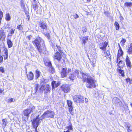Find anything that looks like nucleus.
<instances>
[{
  "label": "nucleus",
  "instance_id": "20",
  "mask_svg": "<svg viewBox=\"0 0 132 132\" xmlns=\"http://www.w3.org/2000/svg\"><path fill=\"white\" fill-rule=\"evenodd\" d=\"M72 125L70 124L69 126H67L66 127V129L68 130L66 131H64V132H72L73 128L72 127Z\"/></svg>",
  "mask_w": 132,
  "mask_h": 132
},
{
  "label": "nucleus",
  "instance_id": "26",
  "mask_svg": "<svg viewBox=\"0 0 132 132\" xmlns=\"http://www.w3.org/2000/svg\"><path fill=\"white\" fill-rule=\"evenodd\" d=\"M2 121L3 122L2 123V126L4 127H5L8 123L6 119H3Z\"/></svg>",
  "mask_w": 132,
  "mask_h": 132
},
{
  "label": "nucleus",
  "instance_id": "49",
  "mask_svg": "<svg viewBox=\"0 0 132 132\" xmlns=\"http://www.w3.org/2000/svg\"><path fill=\"white\" fill-rule=\"evenodd\" d=\"M120 57H118L117 56V59L116 61V62L117 63H118V62H119V61L120 60Z\"/></svg>",
  "mask_w": 132,
  "mask_h": 132
},
{
  "label": "nucleus",
  "instance_id": "4",
  "mask_svg": "<svg viewBox=\"0 0 132 132\" xmlns=\"http://www.w3.org/2000/svg\"><path fill=\"white\" fill-rule=\"evenodd\" d=\"M31 1L32 2V5L34 10H35L38 13H40L42 11V9L40 7H39L38 6L36 0H31Z\"/></svg>",
  "mask_w": 132,
  "mask_h": 132
},
{
  "label": "nucleus",
  "instance_id": "7",
  "mask_svg": "<svg viewBox=\"0 0 132 132\" xmlns=\"http://www.w3.org/2000/svg\"><path fill=\"white\" fill-rule=\"evenodd\" d=\"M35 107L34 106L30 107L29 109H27L23 111L24 115L27 117H28L31 113L35 110Z\"/></svg>",
  "mask_w": 132,
  "mask_h": 132
},
{
  "label": "nucleus",
  "instance_id": "36",
  "mask_svg": "<svg viewBox=\"0 0 132 132\" xmlns=\"http://www.w3.org/2000/svg\"><path fill=\"white\" fill-rule=\"evenodd\" d=\"M118 70L120 73L121 74V75L123 77L124 76V71L121 70V68L118 69Z\"/></svg>",
  "mask_w": 132,
  "mask_h": 132
},
{
  "label": "nucleus",
  "instance_id": "11",
  "mask_svg": "<svg viewBox=\"0 0 132 132\" xmlns=\"http://www.w3.org/2000/svg\"><path fill=\"white\" fill-rule=\"evenodd\" d=\"M41 90H44L46 93L50 92V86L48 85H45L44 86H42L40 88Z\"/></svg>",
  "mask_w": 132,
  "mask_h": 132
},
{
  "label": "nucleus",
  "instance_id": "60",
  "mask_svg": "<svg viewBox=\"0 0 132 132\" xmlns=\"http://www.w3.org/2000/svg\"><path fill=\"white\" fill-rule=\"evenodd\" d=\"M83 1H84V2H85V3H86V2H87V1H86V0H83Z\"/></svg>",
  "mask_w": 132,
  "mask_h": 132
},
{
  "label": "nucleus",
  "instance_id": "54",
  "mask_svg": "<svg viewBox=\"0 0 132 132\" xmlns=\"http://www.w3.org/2000/svg\"><path fill=\"white\" fill-rule=\"evenodd\" d=\"M88 102V100L87 98H85V103H87Z\"/></svg>",
  "mask_w": 132,
  "mask_h": 132
},
{
  "label": "nucleus",
  "instance_id": "58",
  "mask_svg": "<svg viewBox=\"0 0 132 132\" xmlns=\"http://www.w3.org/2000/svg\"><path fill=\"white\" fill-rule=\"evenodd\" d=\"M3 91V90H2L1 89H0V93H1Z\"/></svg>",
  "mask_w": 132,
  "mask_h": 132
},
{
  "label": "nucleus",
  "instance_id": "38",
  "mask_svg": "<svg viewBox=\"0 0 132 132\" xmlns=\"http://www.w3.org/2000/svg\"><path fill=\"white\" fill-rule=\"evenodd\" d=\"M126 41V40L123 38H122L120 42V44L122 46H123Z\"/></svg>",
  "mask_w": 132,
  "mask_h": 132
},
{
  "label": "nucleus",
  "instance_id": "56",
  "mask_svg": "<svg viewBox=\"0 0 132 132\" xmlns=\"http://www.w3.org/2000/svg\"><path fill=\"white\" fill-rule=\"evenodd\" d=\"M118 45L119 46V50H122L121 47H120V45L119 44Z\"/></svg>",
  "mask_w": 132,
  "mask_h": 132
},
{
  "label": "nucleus",
  "instance_id": "5",
  "mask_svg": "<svg viewBox=\"0 0 132 132\" xmlns=\"http://www.w3.org/2000/svg\"><path fill=\"white\" fill-rule=\"evenodd\" d=\"M39 115H38L37 116L36 118L35 119H34L32 122L34 127V128H35L36 130V129L38 127L39 123L41 121H42V119L41 120L40 119L42 118L41 117L39 118Z\"/></svg>",
  "mask_w": 132,
  "mask_h": 132
},
{
  "label": "nucleus",
  "instance_id": "14",
  "mask_svg": "<svg viewBox=\"0 0 132 132\" xmlns=\"http://www.w3.org/2000/svg\"><path fill=\"white\" fill-rule=\"evenodd\" d=\"M40 26L42 29H43L44 31L45 30V31H46L47 26L46 23L44 22H41L40 24Z\"/></svg>",
  "mask_w": 132,
  "mask_h": 132
},
{
  "label": "nucleus",
  "instance_id": "18",
  "mask_svg": "<svg viewBox=\"0 0 132 132\" xmlns=\"http://www.w3.org/2000/svg\"><path fill=\"white\" fill-rule=\"evenodd\" d=\"M35 78L37 79L40 76L41 72L39 70L37 69L35 71Z\"/></svg>",
  "mask_w": 132,
  "mask_h": 132
},
{
  "label": "nucleus",
  "instance_id": "25",
  "mask_svg": "<svg viewBox=\"0 0 132 132\" xmlns=\"http://www.w3.org/2000/svg\"><path fill=\"white\" fill-rule=\"evenodd\" d=\"M5 19L6 20L9 21L11 20V17L9 13H7L6 14Z\"/></svg>",
  "mask_w": 132,
  "mask_h": 132
},
{
  "label": "nucleus",
  "instance_id": "40",
  "mask_svg": "<svg viewBox=\"0 0 132 132\" xmlns=\"http://www.w3.org/2000/svg\"><path fill=\"white\" fill-rule=\"evenodd\" d=\"M4 52L5 55H8V50L7 48L5 47L4 48Z\"/></svg>",
  "mask_w": 132,
  "mask_h": 132
},
{
  "label": "nucleus",
  "instance_id": "52",
  "mask_svg": "<svg viewBox=\"0 0 132 132\" xmlns=\"http://www.w3.org/2000/svg\"><path fill=\"white\" fill-rule=\"evenodd\" d=\"M32 37V36L31 35H30L29 36L27 37L28 39L29 40H30V39Z\"/></svg>",
  "mask_w": 132,
  "mask_h": 132
},
{
  "label": "nucleus",
  "instance_id": "62",
  "mask_svg": "<svg viewBox=\"0 0 132 132\" xmlns=\"http://www.w3.org/2000/svg\"><path fill=\"white\" fill-rule=\"evenodd\" d=\"M130 105L131 107L132 108V103H130Z\"/></svg>",
  "mask_w": 132,
  "mask_h": 132
},
{
  "label": "nucleus",
  "instance_id": "12",
  "mask_svg": "<svg viewBox=\"0 0 132 132\" xmlns=\"http://www.w3.org/2000/svg\"><path fill=\"white\" fill-rule=\"evenodd\" d=\"M53 57L55 59H57L58 61H60L62 59L61 54L58 52H57L54 54Z\"/></svg>",
  "mask_w": 132,
  "mask_h": 132
},
{
  "label": "nucleus",
  "instance_id": "9",
  "mask_svg": "<svg viewBox=\"0 0 132 132\" xmlns=\"http://www.w3.org/2000/svg\"><path fill=\"white\" fill-rule=\"evenodd\" d=\"M108 45V43L106 42H102L99 44L100 49L105 51L106 50V47Z\"/></svg>",
  "mask_w": 132,
  "mask_h": 132
},
{
  "label": "nucleus",
  "instance_id": "28",
  "mask_svg": "<svg viewBox=\"0 0 132 132\" xmlns=\"http://www.w3.org/2000/svg\"><path fill=\"white\" fill-rule=\"evenodd\" d=\"M88 37L87 36H86L83 37L82 38V40L83 43L84 44H85L86 43V41L88 40Z\"/></svg>",
  "mask_w": 132,
  "mask_h": 132
},
{
  "label": "nucleus",
  "instance_id": "44",
  "mask_svg": "<svg viewBox=\"0 0 132 132\" xmlns=\"http://www.w3.org/2000/svg\"><path fill=\"white\" fill-rule=\"evenodd\" d=\"M0 71L3 73L4 72V70L3 67H0Z\"/></svg>",
  "mask_w": 132,
  "mask_h": 132
},
{
  "label": "nucleus",
  "instance_id": "57",
  "mask_svg": "<svg viewBox=\"0 0 132 132\" xmlns=\"http://www.w3.org/2000/svg\"><path fill=\"white\" fill-rule=\"evenodd\" d=\"M38 88V86H36V87H35V89L36 90H37Z\"/></svg>",
  "mask_w": 132,
  "mask_h": 132
},
{
  "label": "nucleus",
  "instance_id": "15",
  "mask_svg": "<svg viewBox=\"0 0 132 132\" xmlns=\"http://www.w3.org/2000/svg\"><path fill=\"white\" fill-rule=\"evenodd\" d=\"M4 31L3 29L1 28L0 30V40L5 38V36Z\"/></svg>",
  "mask_w": 132,
  "mask_h": 132
},
{
  "label": "nucleus",
  "instance_id": "59",
  "mask_svg": "<svg viewBox=\"0 0 132 132\" xmlns=\"http://www.w3.org/2000/svg\"><path fill=\"white\" fill-rule=\"evenodd\" d=\"M86 1H87V2H89L90 1V0H86Z\"/></svg>",
  "mask_w": 132,
  "mask_h": 132
},
{
  "label": "nucleus",
  "instance_id": "42",
  "mask_svg": "<svg viewBox=\"0 0 132 132\" xmlns=\"http://www.w3.org/2000/svg\"><path fill=\"white\" fill-rule=\"evenodd\" d=\"M15 30V29H12L10 31V33H11V34H13Z\"/></svg>",
  "mask_w": 132,
  "mask_h": 132
},
{
  "label": "nucleus",
  "instance_id": "48",
  "mask_svg": "<svg viewBox=\"0 0 132 132\" xmlns=\"http://www.w3.org/2000/svg\"><path fill=\"white\" fill-rule=\"evenodd\" d=\"M73 17L75 19H77L78 18L79 16L77 14H75L73 15Z\"/></svg>",
  "mask_w": 132,
  "mask_h": 132
},
{
  "label": "nucleus",
  "instance_id": "32",
  "mask_svg": "<svg viewBox=\"0 0 132 132\" xmlns=\"http://www.w3.org/2000/svg\"><path fill=\"white\" fill-rule=\"evenodd\" d=\"M56 47L58 49V50L60 52L61 54L63 53V51L62 48L60 46L56 45Z\"/></svg>",
  "mask_w": 132,
  "mask_h": 132
},
{
  "label": "nucleus",
  "instance_id": "34",
  "mask_svg": "<svg viewBox=\"0 0 132 132\" xmlns=\"http://www.w3.org/2000/svg\"><path fill=\"white\" fill-rule=\"evenodd\" d=\"M49 71L50 72L52 73H53L55 72L54 69L52 67L49 68Z\"/></svg>",
  "mask_w": 132,
  "mask_h": 132
},
{
  "label": "nucleus",
  "instance_id": "39",
  "mask_svg": "<svg viewBox=\"0 0 132 132\" xmlns=\"http://www.w3.org/2000/svg\"><path fill=\"white\" fill-rule=\"evenodd\" d=\"M15 101V99L12 98H9L8 100V102L11 103L12 102H14Z\"/></svg>",
  "mask_w": 132,
  "mask_h": 132
},
{
  "label": "nucleus",
  "instance_id": "51",
  "mask_svg": "<svg viewBox=\"0 0 132 132\" xmlns=\"http://www.w3.org/2000/svg\"><path fill=\"white\" fill-rule=\"evenodd\" d=\"M126 80L127 82H130V79L129 78H128L126 79Z\"/></svg>",
  "mask_w": 132,
  "mask_h": 132
},
{
  "label": "nucleus",
  "instance_id": "27",
  "mask_svg": "<svg viewBox=\"0 0 132 132\" xmlns=\"http://www.w3.org/2000/svg\"><path fill=\"white\" fill-rule=\"evenodd\" d=\"M75 77V75L74 74H71L69 75V78L70 79V80L73 81Z\"/></svg>",
  "mask_w": 132,
  "mask_h": 132
},
{
  "label": "nucleus",
  "instance_id": "37",
  "mask_svg": "<svg viewBox=\"0 0 132 132\" xmlns=\"http://www.w3.org/2000/svg\"><path fill=\"white\" fill-rule=\"evenodd\" d=\"M124 5L127 7H130L132 5V3L130 2H126L125 3Z\"/></svg>",
  "mask_w": 132,
  "mask_h": 132
},
{
  "label": "nucleus",
  "instance_id": "1",
  "mask_svg": "<svg viewBox=\"0 0 132 132\" xmlns=\"http://www.w3.org/2000/svg\"><path fill=\"white\" fill-rule=\"evenodd\" d=\"M79 71L75 70V73L73 74L75 75V76H77L78 78H82L81 76H80V75L82 76L83 81L87 82L86 86L88 88H92V87L94 88L96 86L95 84V80L93 78L88 76L83 73L80 72L79 74Z\"/></svg>",
  "mask_w": 132,
  "mask_h": 132
},
{
  "label": "nucleus",
  "instance_id": "21",
  "mask_svg": "<svg viewBox=\"0 0 132 132\" xmlns=\"http://www.w3.org/2000/svg\"><path fill=\"white\" fill-rule=\"evenodd\" d=\"M27 76L29 80H31L33 79L34 75L32 72H30L29 75H27Z\"/></svg>",
  "mask_w": 132,
  "mask_h": 132
},
{
  "label": "nucleus",
  "instance_id": "63",
  "mask_svg": "<svg viewBox=\"0 0 132 132\" xmlns=\"http://www.w3.org/2000/svg\"><path fill=\"white\" fill-rule=\"evenodd\" d=\"M55 50H56V48L54 49V51H55Z\"/></svg>",
  "mask_w": 132,
  "mask_h": 132
},
{
  "label": "nucleus",
  "instance_id": "2",
  "mask_svg": "<svg viewBox=\"0 0 132 132\" xmlns=\"http://www.w3.org/2000/svg\"><path fill=\"white\" fill-rule=\"evenodd\" d=\"M42 42L44 43L43 40L39 37H37L32 42V43L36 46L37 49L40 53L42 51V49L41 48V45L40 43L41 42Z\"/></svg>",
  "mask_w": 132,
  "mask_h": 132
},
{
  "label": "nucleus",
  "instance_id": "13",
  "mask_svg": "<svg viewBox=\"0 0 132 132\" xmlns=\"http://www.w3.org/2000/svg\"><path fill=\"white\" fill-rule=\"evenodd\" d=\"M62 90L65 92L67 93L70 91V88L67 85H63L61 86Z\"/></svg>",
  "mask_w": 132,
  "mask_h": 132
},
{
  "label": "nucleus",
  "instance_id": "55",
  "mask_svg": "<svg viewBox=\"0 0 132 132\" xmlns=\"http://www.w3.org/2000/svg\"><path fill=\"white\" fill-rule=\"evenodd\" d=\"M12 34H11V33H10V32L8 34V37H9V36H12Z\"/></svg>",
  "mask_w": 132,
  "mask_h": 132
},
{
  "label": "nucleus",
  "instance_id": "46",
  "mask_svg": "<svg viewBox=\"0 0 132 132\" xmlns=\"http://www.w3.org/2000/svg\"><path fill=\"white\" fill-rule=\"evenodd\" d=\"M22 28V26L21 25H19L17 27V28L19 30H21Z\"/></svg>",
  "mask_w": 132,
  "mask_h": 132
},
{
  "label": "nucleus",
  "instance_id": "30",
  "mask_svg": "<svg viewBox=\"0 0 132 132\" xmlns=\"http://www.w3.org/2000/svg\"><path fill=\"white\" fill-rule=\"evenodd\" d=\"M123 54V52L122 50H119L117 56L118 57L122 56Z\"/></svg>",
  "mask_w": 132,
  "mask_h": 132
},
{
  "label": "nucleus",
  "instance_id": "10",
  "mask_svg": "<svg viewBox=\"0 0 132 132\" xmlns=\"http://www.w3.org/2000/svg\"><path fill=\"white\" fill-rule=\"evenodd\" d=\"M67 102L68 107L69 108L68 109L70 113L72 115H73L72 112L73 110V108L72 105V102L70 100H67Z\"/></svg>",
  "mask_w": 132,
  "mask_h": 132
},
{
  "label": "nucleus",
  "instance_id": "16",
  "mask_svg": "<svg viewBox=\"0 0 132 132\" xmlns=\"http://www.w3.org/2000/svg\"><path fill=\"white\" fill-rule=\"evenodd\" d=\"M60 84V83L59 82H56L55 81H53L52 82V85L53 89L55 87H57Z\"/></svg>",
  "mask_w": 132,
  "mask_h": 132
},
{
  "label": "nucleus",
  "instance_id": "41",
  "mask_svg": "<svg viewBox=\"0 0 132 132\" xmlns=\"http://www.w3.org/2000/svg\"><path fill=\"white\" fill-rule=\"evenodd\" d=\"M1 50H0V63H1L3 62V57L1 55Z\"/></svg>",
  "mask_w": 132,
  "mask_h": 132
},
{
  "label": "nucleus",
  "instance_id": "53",
  "mask_svg": "<svg viewBox=\"0 0 132 132\" xmlns=\"http://www.w3.org/2000/svg\"><path fill=\"white\" fill-rule=\"evenodd\" d=\"M8 57V55H4V59H7Z\"/></svg>",
  "mask_w": 132,
  "mask_h": 132
},
{
  "label": "nucleus",
  "instance_id": "24",
  "mask_svg": "<svg viewBox=\"0 0 132 132\" xmlns=\"http://www.w3.org/2000/svg\"><path fill=\"white\" fill-rule=\"evenodd\" d=\"M21 8L24 11L25 10L26 8L25 7L24 2L23 0H21Z\"/></svg>",
  "mask_w": 132,
  "mask_h": 132
},
{
  "label": "nucleus",
  "instance_id": "22",
  "mask_svg": "<svg viewBox=\"0 0 132 132\" xmlns=\"http://www.w3.org/2000/svg\"><path fill=\"white\" fill-rule=\"evenodd\" d=\"M7 44L9 48L12 47L13 46V43L11 40L10 39H7Z\"/></svg>",
  "mask_w": 132,
  "mask_h": 132
},
{
  "label": "nucleus",
  "instance_id": "33",
  "mask_svg": "<svg viewBox=\"0 0 132 132\" xmlns=\"http://www.w3.org/2000/svg\"><path fill=\"white\" fill-rule=\"evenodd\" d=\"M114 25L115 26L116 29L118 30L119 28V23L117 22H116L114 23Z\"/></svg>",
  "mask_w": 132,
  "mask_h": 132
},
{
  "label": "nucleus",
  "instance_id": "29",
  "mask_svg": "<svg viewBox=\"0 0 132 132\" xmlns=\"http://www.w3.org/2000/svg\"><path fill=\"white\" fill-rule=\"evenodd\" d=\"M128 53L129 54H132V43L130 45V47L128 50Z\"/></svg>",
  "mask_w": 132,
  "mask_h": 132
},
{
  "label": "nucleus",
  "instance_id": "35",
  "mask_svg": "<svg viewBox=\"0 0 132 132\" xmlns=\"http://www.w3.org/2000/svg\"><path fill=\"white\" fill-rule=\"evenodd\" d=\"M127 130L128 132H132V129H131V128L130 127V125L129 124H128L127 125Z\"/></svg>",
  "mask_w": 132,
  "mask_h": 132
},
{
  "label": "nucleus",
  "instance_id": "47",
  "mask_svg": "<svg viewBox=\"0 0 132 132\" xmlns=\"http://www.w3.org/2000/svg\"><path fill=\"white\" fill-rule=\"evenodd\" d=\"M47 65L49 68L52 67V64L50 62L47 63Z\"/></svg>",
  "mask_w": 132,
  "mask_h": 132
},
{
  "label": "nucleus",
  "instance_id": "61",
  "mask_svg": "<svg viewBox=\"0 0 132 132\" xmlns=\"http://www.w3.org/2000/svg\"><path fill=\"white\" fill-rule=\"evenodd\" d=\"M27 18H28V20L29 19V16L28 15L27 16Z\"/></svg>",
  "mask_w": 132,
  "mask_h": 132
},
{
  "label": "nucleus",
  "instance_id": "6",
  "mask_svg": "<svg viewBox=\"0 0 132 132\" xmlns=\"http://www.w3.org/2000/svg\"><path fill=\"white\" fill-rule=\"evenodd\" d=\"M74 101L77 103H83L84 102V97L81 95H75L73 97Z\"/></svg>",
  "mask_w": 132,
  "mask_h": 132
},
{
  "label": "nucleus",
  "instance_id": "19",
  "mask_svg": "<svg viewBox=\"0 0 132 132\" xmlns=\"http://www.w3.org/2000/svg\"><path fill=\"white\" fill-rule=\"evenodd\" d=\"M117 63V65L119 67V68H122L125 65L124 62L122 61L121 60L119 61V62H118Z\"/></svg>",
  "mask_w": 132,
  "mask_h": 132
},
{
  "label": "nucleus",
  "instance_id": "17",
  "mask_svg": "<svg viewBox=\"0 0 132 132\" xmlns=\"http://www.w3.org/2000/svg\"><path fill=\"white\" fill-rule=\"evenodd\" d=\"M126 61L127 67L130 68H131V63L128 56H127L126 57Z\"/></svg>",
  "mask_w": 132,
  "mask_h": 132
},
{
  "label": "nucleus",
  "instance_id": "23",
  "mask_svg": "<svg viewBox=\"0 0 132 132\" xmlns=\"http://www.w3.org/2000/svg\"><path fill=\"white\" fill-rule=\"evenodd\" d=\"M112 101L113 103L116 104L119 103L120 100L117 97H114Z\"/></svg>",
  "mask_w": 132,
  "mask_h": 132
},
{
  "label": "nucleus",
  "instance_id": "31",
  "mask_svg": "<svg viewBox=\"0 0 132 132\" xmlns=\"http://www.w3.org/2000/svg\"><path fill=\"white\" fill-rule=\"evenodd\" d=\"M104 56L106 57H108L110 58L111 57L109 52L107 51L106 52L104 53Z\"/></svg>",
  "mask_w": 132,
  "mask_h": 132
},
{
  "label": "nucleus",
  "instance_id": "8",
  "mask_svg": "<svg viewBox=\"0 0 132 132\" xmlns=\"http://www.w3.org/2000/svg\"><path fill=\"white\" fill-rule=\"evenodd\" d=\"M71 70L70 69H68L67 70L66 68H63L61 72V75L62 78L65 77L67 76V73L70 72Z\"/></svg>",
  "mask_w": 132,
  "mask_h": 132
},
{
  "label": "nucleus",
  "instance_id": "45",
  "mask_svg": "<svg viewBox=\"0 0 132 132\" xmlns=\"http://www.w3.org/2000/svg\"><path fill=\"white\" fill-rule=\"evenodd\" d=\"M104 13L106 16H109V14L108 11H104Z\"/></svg>",
  "mask_w": 132,
  "mask_h": 132
},
{
  "label": "nucleus",
  "instance_id": "50",
  "mask_svg": "<svg viewBox=\"0 0 132 132\" xmlns=\"http://www.w3.org/2000/svg\"><path fill=\"white\" fill-rule=\"evenodd\" d=\"M82 31L84 32H85L87 31V29L85 27H83L82 28Z\"/></svg>",
  "mask_w": 132,
  "mask_h": 132
},
{
  "label": "nucleus",
  "instance_id": "43",
  "mask_svg": "<svg viewBox=\"0 0 132 132\" xmlns=\"http://www.w3.org/2000/svg\"><path fill=\"white\" fill-rule=\"evenodd\" d=\"M3 16V12L0 10V19L1 21Z\"/></svg>",
  "mask_w": 132,
  "mask_h": 132
},
{
  "label": "nucleus",
  "instance_id": "3",
  "mask_svg": "<svg viewBox=\"0 0 132 132\" xmlns=\"http://www.w3.org/2000/svg\"><path fill=\"white\" fill-rule=\"evenodd\" d=\"M54 114V112L53 111L50 110H47L41 116L42 118L40 119L42 120L45 118H53Z\"/></svg>",
  "mask_w": 132,
  "mask_h": 132
}]
</instances>
